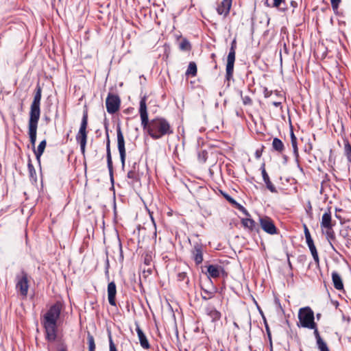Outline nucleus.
I'll return each mask as SVG.
<instances>
[{
	"label": "nucleus",
	"mask_w": 351,
	"mask_h": 351,
	"mask_svg": "<svg viewBox=\"0 0 351 351\" xmlns=\"http://www.w3.org/2000/svg\"><path fill=\"white\" fill-rule=\"evenodd\" d=\"M88 123V111L84 110L83 112V117L81 122V125L78 132H86V127Z\"/></svg>",
	"instance_id": "30"
},
{
	"label": "nucleus",
	"mask_w": 351,
	"mask_h": 351,
	"mask_svg": "<svg viewBox=\"0 0 351 351\" xmlns=\"http://www.w3.org/2000/svg\"><path fill=\"white\" fill-rule=\"evenodd\" d=\"M46 145H47L46 140H43L40 143V144L38 145L36 149L34 147V154L36 156V160H37L39 165H40V157L45 151Z\"/></svg>",
	"instance_id": "23"
},
{
	"label": "nucleus",
	"mask_w": 351,
	"mask_h": 351,
	"mask_svg": "<svg viewBox=\"0 0 351 351\" xmlns=\"http://www.w3.org/2000/svg\"><path fill=\"white\" fill-rule=\"evenodd\" d=\"M226 199L230 203L232 204V205H234L237 204V201L234 200L232 197H231L229 195H226Z\"/></svg>",
	"instance_id": "51"
},
{
	"label": "nucleus",
	"mask_w": 351,
	"mask_h": 351,
	"mask_svg": "<svg viewBox=\"0 0 351 351\" xmlns=\"http://www.w3.org/2000/svg\"><path fill=\"white\" fill-rule=\"evenodd\" d=\"M272 146L273 148L278 152H282L284 149V145L282 142L278 138H274Z\"/></svg>",
	"instance_id": "33"
},
{
	"label": "nucleus",
	"mask_w": 351,
	"mask_h": 351,
	"mask_svg": "<svg viewBox=\"0 0 351 351\" xmlns=\"http://www.w3.org/2000/svg\"><path fill=\"white\" fill-rule=\"evenodd\" d=\"M290 134L292 147L294 152L296 153L298 152L297 137L295 136V133H290Z\"/></svg>",
	"instance_id": "42"
},
{
	"label": "nucleus",
	"mask_w": 351,
	"mask_h": 351,
	"mask_svg": "<svg viewBox=\"0 0 351 351\" xmlns=\"http://www.w3.org/2000/svg\"><path fill=\"white\" fill-rule=\"evenodd\" d=\"M259 223L261 228L267 234H277L278 229L273 220L267 216H259Z\"/></svg>",
	"instance_id": "8"
},
{
	"label": "nucleus",
	"mask_w": 351,
	"mask_h": 351,
	"mask_svg": "<svg viewBox=\"0 0 351 351\" xmlns=\"http://www.w3.org/2000/svg\"><path fill=\"white\" fill-rule=\"evenodd\" d=\"M106 158H107V165L109 171V175L110 178V182L112 184H114V176H113V165L112 160L111 157L110 149V139H109V133H106Z\"/></svg>",
	"instance_id": "12"
},
{
	"label": "nucleus",
	"mask_w": 351,
	"mask_h": 351,
	"mask_svg": "<svg viewBox=\"0 0 351 351\" xmlns=\"http://www.w3.org/2000/svg\"><path fill=\"white\" fill-rule=\"evenodd\" d=\"M263 147H263V146H262V148H261V149H257V150L256 151V152H255V157H256V158H261V155H262L263 148Z\"/></svg>",
	"instance_id": "50"
},
{
	"label": "nucleus",
	"mask_w": 351,
	"mask_h": 351,
	"mask_svg": "<svg viewBox=\"0 0 351 351\" xmlns=\"http://www.w3.org/2000/svg\"><path fill=\"white\" fill-rule=\"evenodd\" d=\"M332 280L334 287L337 290L343 289V283L340 275L335 271L332 272Z\"/></svg>",
	"instance_id": "22"
},
{
	"label": "nucleus",
	"mask_w": 351,
	"mask_h": 351,
	"mask_svg": "<svg viewBox=\"0 0 351 351\" xmlns=\"http://www.w3.org/2000/svg\"><path fill=\"white\" fill-rule=\"evenodd\" d=\"M308 328L313 330V334L315 335L316 341H318L319 339H322L320 335H319V331H318L317 325L316 323L315 324V327H313H313L312 328Z\"/></svg>",
	"instance_id": "43"
},
{
	"label": "nucleus",
	"mask_w": 351,
	"mask_h": 351,
	"mask_svg": "<svg viewBox=\"0 0 351 351\" xmlns=\"http://www.w3.org/2000/svg\"><path fill=\"white\" fill-rule=\"evenodd\" d=\"M326 240L328 241L332 250H334L335 252H337L335 245H337L338 242L336 239L335 235H334L332 237L327 239Z\"/></svg>",
	"instance_id": "41"
},
{
	"label": "nucleus",
	"mask_w": 351,
	"mask_h": 351,
	"mask_svg": "<svg viewBox=\"0 0 351 351\" xmlns=\"http://www.w3.org/2000/svg\"><path fill=\"white\" fill-rule=\"evenodd\" d=\"M16 278V289L21 295L27 296L29 289L28 274L24 270H22L21 274L17 275Z\"/></svg>",
	"instance_id": "7"
},
{
	"label": "nucleus",
	"mask_w": 351,
	"mask_h": 351,
	"mask_svg": "<svg viewBox=\"0 0 351 351\" xmlns=\"http://www.w3.org/2000/svg\"><path fill=\"white\" fill-rule=\"evenodd\" d=\"M223 267L219 265H209L207 267L206 274L208 278H219L223 273Z\"/></svg>",
	"instance_id": "14"
},
{
	"label": "nucleus",
	"mask_w": 351,
	"mask_h": 351,
	"mask_svg": "<svg viewBox=\"0 0 351 351\" xmlns=\"http://www.w3.org/2000/svg\"><path fill=\"white\" fill-rule=\"evenodd\" d=\"M241 224L245 228H248L251 231L254 230L256 228V222L254 220L250 218L242 219Z\"/></svg>",
	"instance_id": "27"
},
{
	"label": "nucleus",
	"mask_w": 351,
	"mask_h": 351,
	"mask_svg": "<svg viewBox=\"0 0 351 351\" xmlns=\"http://www.w3.org/2000/svg\"><path fill=\"white\" fill-rule=\"evenodd\" d=\"M283 4L285 5V0H265V5L269 8H280Z\"/></svg>",
	"instance_id": "29"
},
{
	"label": "nucleus",
	"mask_w": 351,
	"mask_h": 351,
	"mask_svg": "<svg viewBox=\"0 0 351 351\" xmlns=\"http://www.w3.org/2000/svg\"><path fill=\"white\" fill-rule=\"evenodd\" d=\"M109 347H110V351H117V348L112 341V337L110 335H109Z\"/></svg>",
	"instance_id": "47"
},
{
	"label": "nucleus",
	"mask_w": 351,
	"mask_h": 351,
	"mask_svg": "<svg viewBox=\"0 0 351 351\" xmlns=\"http://www.w3.org/2000/svg\"><path fill=\"white\" fill-rule=\"evenodd\" d=\"M136 325V331L138 337V340L141 344V346L145 350H147L150 348L149 343L147 340V338L143 331L141 330V328L139 326V324L138 322H135Z\"/></svg>",
	"instance_id": "15"
},
{
	"label": "nucleus",
	"mask_w": 351,
	"mask_h": 351,
	"mask_svg": "<svg viewBox=\"0 0 351 351\" xmlns=\"http://www.w3.org/2000/svg\"><path fill=\"white\" fill-rule=\"evenodd\" d=\"M304 235L305 236L306 235L308 236V235L311 234V233H310V232H309V230H308V228H307V226L306 225H304Z\"/></svg>",
	"instance_id": "56"
},
{
	"label": "nucleus",
	"mask_w": 351,
	"mask_h": 351,
	"mask_svg": "<svg viewBox=\"0 0 351 351\" xmlns=\"http://www.w3.org/2000/svg\"><path fill=\"white\" fill-rule=\"evenodd\" d=\"M62 305L56 302L44 315L42 324L45 328V339L49 342H56L57 351H68L67 345L62 337L58 335L57 322L60 317Z\"/></svg>",
	"instance_id": "1"
},
{
	"label": "nucleus",
	"mask_w": 351,
	"mask_h": 351,
	"mask_svg": "<svg viewBox=\"0 0 351 351\" xmlns=\"http://www.w3.org/2000/svg\"><path fill=\"white\" fill-rule=\"evenodd\" d=\"M243 104L244 105H252V99L250 98V96H244L242 97Z\"/></svg>",
	"instance_id": "45"
},
{
	"label": "nucleus",
	"mask_w": 351,
	"mask_h": 351,
	"mask_svg": "<svg viewBox=\"0 0 351 351\" xmlns=\"http://www.w3.org/2000/svg\"><path fill=\"white\" fill-rule=\"evenodd\" d=\"M120 251H121V256H122V248H121V247H120Z\"/></svg>",
	"instance_id": "63"
},
{
	"label": "nucleus",
	"mask_w": 351,
	"mask_h": 351,
	"mask_svg": "<svg viewBox=\"0 0 351 351\" xmlns=\"http://www.w3.org/2000/svg\"><path fill=\"white\" fill-rule=\"evenodd\" d=\"M88 343V351H95V339L92 335L89 332L87 335Z\"/></svg>",
	"instance_id": "36"
},
{
	"label": "nucleus",
	"mask_w": 351,
	"mask_h": 351,
	"mask_svg": "<svg viewBox=\"0 0 351 351\" xmlns=\"http://www.w3.org/2000/svg\"><path fill=\"white\" fill-rule=\"evenodd\" d=\"M177 279L180 282H184L186 287L189 286V279L186 272H180L178 274Z\"/></svg>",
	"instance_id": "35"
},
{
	"label": "nucleus",
	"mask_w": 351,
	"mask_h": 351,
	"mask_svg": "<svg viewBox=\"0 0 351 351\" xmlns=\"http://www.w3.org/2000/svg\"><path fill=\"white\" fill-rule=\"evenodd\" d=\"M117 288L114 282H110L108 285V302L110 305L116 306V297Z\"/></svg>",
	"instance_id": "19"
},
{
	"label": "nucleus",
	"mask_w": 351,
	"mask_h": 351,
	"mask_svg": "<svg viewBox=\"0 0 351 351\" xmlns=\"http://www.w3.org/2000/svg\"><path fill=\"white\" fill-rule=\"evenodd\" d=\"M208 146H211V147H217V145H215V144H209Z\"/></svg>",
	"instance_id": "61"
},
{
	"label": "nucleus",
	"mask_w": 351,
	"mask_h": 351,
	"mask_svg": "<svg viewBox=\"0 0 351 351\" xmlns=\"http://www.w3.org/2000/svg\"><path fill=\"white\" fill-rule=\"evenodd\" d=\"M127 178L130 180L128 183L131 185H134L135 182L140 180L138 168L136 162L134 163L132 169L128 172Z\"/></svg>",
	"instance_id": "17"
},
{
	"label": "nucleus",
	"mask_w": 351,
	"mask_h": 351,
	"mask_svg": "<svg viewBox=\"0 0 351 351\" xmlns=\"http://www.w3.org/2000/svg\"><path fill=\"white\" fill-rule=\"evenodd\" d=\"M121 98L117 93H108L106 99V107L107 112L113 114L118 112L121 106Z\"/></svg>",
	"instance_id": "6"
},
{
	"label": "nucleus",
	"mask_w": 351,
	"mask_h": 351,
	"mask_svg": "<svg viewBox=\"0 0 351 351\" xmlns=\"http://www.w3.org/2000/svg\"><path fill=\"white\" fill-rule=\"evenodd\" d=\"M306 244L311 251V253L313 256V258L315 261V263H319V256H318V253H317V249H316V247L314 244V242H313V240L312 241H307L306 242Z\"/></svg>",
	"instance_id": "25"
},
{
	"label": "nucleus",
	"mask_w": 351,
	"mask_h": 351,
	"mask_svg": "<svg viewBox=\"0 0 351 351\" xmlns=\"http://www.w3.org/2000/svg\"><path fill=\"white\" fill-rule=\"evenodd\" d=\"M316 317H317V319H320V317H321V314H320V313H317V314L316 315Z\"/></svg>",
	"instance_id": "60"
},
{
	"label": "nucleus",
	"mask_w": 351,
	"mask_h": 351,
	"mask_svg": "<svg viewBox=\"0 0 351 351\" xmlns=\"http://www.w3.org/2000/svg\"><path fill=\"white\" fill-rule=\"evenodd\" d=\"M334 224L332 222V217L330 208H328L326 211L323 214L322 217V220L320 222V226L322 230H324L325 228H330V226H333Z\"/></svg>",
	"instance_id": "18"
},
{
	"label": "nucleus",
	"mask_w": 351,
	"mask_h": 351,
	"mask_svg": "<svg viewBox=\"0 0 351 351\" xmlns=\"http://www.w3.org/2000/svg\"><path fill=\"white\" fill-rule=\"evenodd\" d=\"M316 342L319 351H330L326 343L322 339L316 341Z\"/></svg>",
	"instance_id": "37"
},
{
	"label": "nucleus",
	"mask_w": 351,
	"mask_h": 351,
	"mask_svg": "<svg viewBox=\"0 0 351 351\" xmlns=\"http://www.w3.org/2000/svg\"><path fill=\"white\" fill-rule=\"evenodd\" d=\"M197 144L198 145H203L204 143V140L202 138H197Z\"/></svg>",
	"instance_id": "55"
},
{
	"label": "nucleus",
	"mask_w": 351,
	"mask_h": 351,
	"mask_svg": "<svg viewBox=\"0 0 351 351\" xmlns=\"http://www.w3.org/2000/svg\"><path fill=\"white\" fill-rule=\"evenodd\" d=\"M198 160L201 163H204L208 158V152L206 150H202L198 152L197 154Z\"/></svg>",
	"instance_id": "39"
},
{
	"label": "nucleus",
	"mask_w": 351,
	"mask_h": 351,
	"mask_svg": "<svg viewBox=\"0 0 351 351\" xmlns=\"http://www.w3.org/2000/svg\"><path fill=\"white\" fill-rule=\"evenodd\" d=\"M305 238H306V242H307V241H312V240H313V239H312V237H311V234H309V235H308V236H307V235H306V236H305Z\"/></svg>",
	"instance_id": "58"
},
{
	"label": "nucleus",
	"mask_w": 351,
	"mask_h": 351,
	"mask_svg": "<svg viewBox=\"0 0 351 351\" xmlns=\"http://www.w3.org/2000/svg\"><path fill=\"white\" fill-rule=\"evenodd\" d=\"M232 3V0H222L216 8L218 14L223 15V17L228 16L230 11Z\"/></svg>",
	"instance_id": "13"
},
{
	"label": "nucleus",
	"mask_w": 351,
	"mask_h": 351,
	"mask_svg": "<svg viewBox=\"0 0 351 351\" xmlns=\"http://www.w3.org/2000/svg\"><path fill=\"white\" fill-rule=\"evenodd\" d=\"M146 101L147 96L144 95L141 99L139 107V114L143 130L147 132H169L170 125L166 119L156 118L150 122L149 121Z\"/></svg>",
	"instance_id": "2"
},
{
	"label": "nucleus",
	"mask_w": 351,
	"mask_h": 351,
	"mask_svg": "<svg viewBox=\"0 0 351 351\" xmlns=\"http://www.w3.org/2000/svg\"><path fill=\"white\" fill-rule=\"evenodd\" d=\"M332 227L333 226H330V228H324V230H322V233L325 235L326 239L332 237L334 235H335Z\"/></svg>",
	"instance_id": "40"
},
{
	"label": "nucleus",
	"mask_w": 351,
	"mask_h": 351,
	"mask_svg": "<svg viewBox=\"0 0 351 351\" xmlns=\"http://www.w3.org/2000/svg\"><path fill=\"white\" fill-rule=\"evenodd\" d=\"M30 142L33 147H34L36 141V134L37 133H29Z\"/></svg>",
	"instance_id": "48"
},
{
	"label": "nucleus",
	"mask_w": 351,
	"mask_h": 351,
	"mask_svg": "<svg viewBox=\"0 0 351 351\" xmlns=\"http://www.w3.org/2000/svg\"><path fill=\"white\" fill-rule=\"evenodd\" d=\"M287 263H288V265H289V267L291 270L293 269V266H292V264L290 261V259H289V254H287Z\"/></svg>",
	"instance_id": "54"
},
{
	"label": "nucleus",
	"mask_w": 351,
	"mask_h": 351,
	"mask_svg": "<svg viewBox=\"0 0 351 351\" xmlns=\"http://www.w3.org/2000/svg\"><path fill=\"white\" fill-rule=\"evenodd\" d=\"M237 209L243 213L246 216H250L248 211L240 204L237 202V204L234 205Z\"/></svg>",
	"instance_id": "44"
},
{
	"label": "nucleus",
	"mask_w": 351,
	"mask_h": 351,
	"mask_svg": "<svg viewBox=\"0 0 351 351\" xmlns=\"http://www.w3.org/2000/svg\"><path fill=\"white\" fill-rule=\"evenodd\" d=\"M281 104H282L281 101H273L272 102V105H274L276 107H282Z\"/></svg>",
	"instance_id": "57"
},
{
	"label": "nucleus",
	"mask_w": 351,
	"mask_h": 351,
	"mask_svg": "<svg viewBox=\"0 0 351 351\" xmlns=\"http://www.w3.org/2000/svg\"><path fill=\"white\" fill-rule=\"evenodd\" d=\"M27 168H28V171H29L30 178L36 180V173L34 167L33 166V165L32 163V160L30 158H29V159H28Z\"/></svg>",
	"instance_id": "34"
},
{
	"label": "nucleus",
	"mask_w": 351,
	"mask_h": 351,
	"mask_svg": "<svg viewBox=\"0 0 351 351\" xmlns=\"http://www.w3.org/2000/svg\"><path fill=\"white\" fill-rule=\"evenodd\" d=\"M151 260V256L146 255L144 258V263L147 265H149L150 264Z\"/></svg>",
	"instance_id": "52"
},
{
	"label": "nucleus",
	"mask_w": 351,
	"mask_h": 351,
	"mask_svg": "<svg viewBox=\"0 0 351 351\" xmlns=\"http://www.w3.org/2000/svg\"><path fill=\"white\" fill-rule=\"evenodd\" d=\"M203 251H204V245L201 242V241H197L193 242L192 249H191V254L192 258L194 260L196 265H199L203 261Z\"/></svg>",
	"instance_id": "9"
},
{
	"label": "nucleus",
	"mask_w": 351,
	"mask_h": 351,
	"mask_svg": "<svg viewBox=\"0 0 351 351\" xmlns=\"http://www.w3.org/2000/svg\"><path fill=\"white\" fill-rule=\"evenodd\" d=\"M192 46L190 42L186 38H182L179 43V49L183 51H190Z\"/></svg>",
	"instance_id": "26"
},
{
	"label": "nucleus",
	"mask_w": 351,
	"mask_h": 351,
	"mask_svg": "<svg viewBox=\"0 0 351 351\" xmlns=\"http://www.w3.org/2000/svg\"><path fill=\"white\" fill-rule=\"evenodd\" d=\"M271 94V92L269 91L268 89L267 88H265V90H264V95L265 97H270Z\"/></svg>",
	"instance_id": "53"
},
{
	"label": "nucleus",
	"mask_w": 351,
	"mask_h": 351,
	"mask_svg": "<svg viewBox=\"0 0 351 351\" xmlns=\"http://www.w3.org/2000/svg\"><path fill=\"white\" fill-rule=\"evenodd\" d=\"M76 141L80 145L82 154L85 157L86 145L87 143V133H77L76 135Z\"/></svg>",
	"instance_id": "21"
},
{
	"label": "nucleus",
	"mask_w": 351,
	"mask_h": 351,
	"mask_svg": "<svg viewBox=\"0 0 351 351\" xmlns=\"http://www.w3.org/2000/svg\"><path fill=\"white\" fill-rule=\"evenodd\" d=\"M165 134V133H146L145 141H148L149 138H152L154 140L159 139Z\"/></svg>",
	"instance_id": "38"
},
{
	"label": "nucleus",
	"mask_w": 351,
	"mask_h": 351,
	"mask_svg": "<svg viewBox=\"0 0 351 351\" xmlns=\"http://www.w3.org/2000/svg\"><path fill=\"white\" fill-rule=\"evenodd\" d=\"M331 3V6L333 10H336L338 9L339 3H341V0H330Z\"/></svg>",
	"instance_id": "46"
},
{
	"label": "nucleus",
	"mask_w": 351,
	"mask_h": 351,
	"mask_svg": "<svg viewBox=\"0 0 351 351\" xmlns=\"http://www.w3.org/2000/svg\"><path fill=\"white\" fill-rule=\"evenodd\" d=\"M261 173L263 176V181L265 182L267 188L271 192V193H276L277 191L276 189V187L271 182L269 177L265 169V164H263L261 167Z\"/></svg>",
	"instance_id": "20"
},
{
	"label": "nucleus",
	"mask_w": 351,
	"mask_h": 351,
	"mask_svg": "<svg viewBox=\"0 0 351 351\" xmlns=\"http://www.w3.org/2000/svg\"><path fill=\"white\" fill-rule=\"evenodd\" d=\"M202 298L204 300H208L213 298L215 293V291L214 290L208 291L207 289H204L203 287H202Z\"/></svg>",
	"instance_id": "32"
},
{
	"label": "nucleus",
	"mask_w": 351,
	"mask_h": 351,
	"mask_svg": "<svg viewBox=\"0 0 351 351\" xmlns=\"http://www.w3.org/2000/svg\"><path fill=\"white\" fill-rule=\"evenodd\" d=\"M42 97V88L37 84L33 101L30 107L29 132H36L37 123L40 117V104Z\"/></svg>",
	"instance_id": "3"
},
{
	"label": "nucleus",
	"mask_w": 351,
	"mask_h": 351,
	"mask_svg": "<svg viewBox=\"0 0 351 351\" xmlns=\"http://www.w3.org/2000/svg\"><path fill=\"white\" fill-rule=\"evenodd\" d=\"M299 323L298 326L302 328L315 327V315L313 311L309 306L302 307L298 311Z\"/></svg>",
	"instance_id": "4"
},
{
	"label": "nucleus",
	"mask_w": 351,
	"mask_h": 351,
	"mask_svg": "<svg viewBox=\"0 0 351 351\" xmlns=\"http://www.w3.org/2000/svg\"><path fill=\"white\" fill-rule=\"evenodd\" d=\"M197 68L196 63L195 62H190L187 68V70L186 71V75L189 76L191 75L193 77H195L197 75Z\"/></svg>",
	"instance_id": "28"
},
{
	"label": "nucleus",
	"mask_w": 351,
	"mask_h": 351,
	"mask_svg": "<svg viewBox=\"0 0 351 351\" xmlns=\"http://www.w3.org/2000/svg\"><path fill=\"white\" fill-rule=\"evenodd\" d=\"M291 4L293 7H296L297 6V3L294 1H291Z\"/></svg>",
	"instance_id": "59"
},
{
	"label": "nucleus",
	"mask_w": 351,
	"mask_h": 351,
	"mask_svg": "<svg viewBox=\"0 0 351 351\" xmlns=\"http://www.w3.org/2000/svg\"><path fill=\"white\" fill-rule=\"evenodd\" d=\"M300 139L306 152H310L313 149L312 139L315 140L314 133H300Z\"/></svg>",
	"instance_id": "10"
},
{
	"label": "nucleus",
	"mask_w": 351,
	"mask_h": 351,
	"mask_svg": "<svg viewBox=\"0 0 351 351\" xmlns=\"http://www.w3.org/2000/svg\"><path fill=\"white\" fill-rule=\"evenodd\" d=\"M308 209H311V206L310 204H309V207H308Z\"/></svg>",
	"instance_id": "64"
},
{
	"label": "nucleus",
	"mask_w": 351,
	"mask_h": 351,
	"mask_svg": "<svg viewBox=\"0 0 351 351\" xmlns=\"http://www.w3.org/2000/svg\"><path fill=\"white\" fill-rule=\"evenodd\" d=\"M339 234L346 240V246L350 247L351 246V228L348 226L342 228Z\"/></svg>",
	"instance_id": "24"
},
{
	"label": "nucleus",
	"mask_w": 351,
	"mask_h": 351,
	"mask_svg": "<svg viewBox=\"0 0 351 351\" xmlns=\"http://www.w3.org/2000/svg\"><path fill=\"white\" fill-rule=\"evenodd\" d=\"M237 40L234 38L230 45V51L227 57V64L226 67V79L230 81L233 77L234 65L236 59Z\"/></svg>",
	"instance_id": "5"
},
{
	"label": "nucleus",
	"mask_w": 351,
	"mask_h": 351,
	"mask_svg": "<svg viewBox=\"0 0 351 351\" xmlns=\"http://www.w3.org/2000/svg\"><path fill=\"white\" fill-rule=\"evenodd\" d=\"M343 142L345 155L346 156L348 160L349 161H351V145L350 144L348 139L347 138H343Z\"/></svg>",
	"instance_id": "31"
},
{
	"label": "nucleus",
	"mask_w": 351,
	"mask_h": 351,
	"mask_svg": "<svg viewBox=\"0 0 351 351\" xmlns=\"http://www.w3.org/2000/svg\"><path fill=\"white\" fill-rule=\"evenodd\" d=\"M234 326H236L237 328H239V326H238V324H237L236 322H234Z\"/></svg>",
	"instance_id": "62"
},
{
	"label": "nucleus",
	"mask_w": 351,
	"mask_h": 351,
	"mask_svg": "<svg viewBox=\"0 0 351 351\" xmlns=\"http://www.w3.org/2000/svg\"><path fill=\"white\" fill-rule=\"evenodd\" d=\"M117 144L122 169H124L126 154L125 148V141L123 133H117Z\"/></svg>",
	"instance_id": "11"
},
{
	"label": "nucleus",
	"mask_w": 351,
	"mask_h": 351,
	"mask_svg": "<svg viewBox=\"0 0 351 351\" xmlns=\"http://www.w3.org/2000/svg\"><path fill=\"white\" fill-rule=\"evenodd\" d=\"M205 312L213 322H216L220 320L221 317V313L212 305H208L205 308Z\"/></svg>",
	"instance_id": "16"
},
{
	"label": "nucleus",
	"mask_w": 351,
	"mask_h": 351,
	"mask_svg": "<svg viewBox=\"0 0 351 351\" xmlns=\"http://www.w3.org/2000/svg\"><path fill=\"white\" fill-rule=\"evenodd\" d=\"M265 329H266V331H267V336H268V338L270 341V342L271 343V332H270V330H269V327L266 322V320L265 319Z\"/></svg>",
	"instance_id": "49"
}]
</instances>
